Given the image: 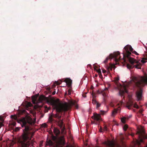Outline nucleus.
<instances>
[{
  "label": "nucleus",
  "instance_id": "1",
  "mask_svg": "<svg viewBox=\"0 0 147 147\" xmlns=\"http://www.w3.org/2000/svg\"><path fill=\"white\" fill-rule=\"evenodd\" d=\"M38 101L40 102H42L43 101H47L48 103L53 106V109L56 110L57 113L55 114L52 113L50 116L49 119L50 122L53 121V117L57 118L59 120L58 123L59 127L61 128L63 127L65 129V126L64 125L63 120L61 119V116L59 115V113H62V112H65L70 109L72 106L76 105V102L75 101L71 100L69 102V103L65 102L64 103L58 104L57 102L54 99L52 98L49 99L44 95L39 96ZM64 114L65 113H64Z\"/></svg>",
  "mask_w": 147,
  "mask_h": 147
},
{
  "label": "nucleus",
  "instance_id": "2",
  "mask_svg": "<svg viewBox=\"0 0 147 147\" xmlns=\"http://www.w3.org/2000/svg\"><path fill=\"white\" fill-rule=\"evenodd\" d=\"M20 121L22 123L21 124L22 127H24V129H23V140H19L18 141V145L20 147H28L30 145L29 143L26 141L29 138L28 136L29 131L31 129L30 126L32 125L35 123V120L34 121L32 118L29 116H26L25 118L22 119Z\"/></svg>",
  "mask_w": 147,
  "mask_h": 147
},
{
  "label": "nucleus",
  "instance_id": "3",
  "mask_svg": "<svg viewBox=\"0 0 147 147\" xmlns=\"http://www.w3.org/2000/svg\"><path fill=\"white\" fill-rule=\"evenodd\" d=\"M132 81L134 83L135 86L140 88L139 90L136 92V94L138 100H141L142 90L140 87L147 84V78L144 77L134 76L132 77Z\"/></svg>",
  "mask_w": 147,
  "mask_h": 147
},
{
  "label": "nucleus",
  "instance_id": "4",
  "mask_svg": "<svg viewBox=\"0 0 147 147\" xmlns=\"http://www.w3.org/2000/svg\"><path fill=\"white\" fill-rule=\"evenodd\" d=\"M131 52L136 55H139L136 51L134 50L132 47H125L123 49V57L122 59L124 62H125L127 59V60H128L129 62L133 65L134 63H137L138 62L136 60L130 56L131 54Z\"/></svg>",
  "mask_w": 147,
  "mask_h": 147
},
{
  "label": "nucleus",
  "instance_id": "5",
  "mask_svg": "<svg viewBox=\"0 0 147 147\" xmlns=\"http://www.w3.org/2000/svg\"><path fill=\"white\" fill-rule=\"evenodd\" d=\"M113 58H115V61L116 63L118 62L119 61L121 60V58L120 56V53L118 51L114 52L113 54H110L109 57L106 58L105 60L104 61V63H106L107 62L109 59H112Z\"/></svg>",
  "mask_w": 147,
  "mask_h": 147
},
{
  "label": "nucleus",
  "instance_id": "6",
  "mask_svg": "<svg viewBox=\"0 0 147 147\" xmlns=\"http://www.w3.org/2000/svg\"><path fill=\"white\" fill-rule=\"evenodd\" d=\"M121 88L119 91V95L121 96H123L125 93H128V92L126 86H122L120 84Z\"/></svg>",
  "mask_w": 147,
  "mask_h": 147
},
{
  "label": "nucleus",
  "instance_id": "7",
  "mask_svg": "<svg viewBox=\"0 0 147 147\" xmlns=\"http://www.w3.org/2000/svg\"><path fill=\"white\" fill-rule=\"evenodd\" d=\"M127 107L128 109H131L133 107L137 109L139 108L138 105L136 103L134 104V102L131 100H129V102L127 103Z\"/></svg>",
  "mask_w": 147,
  "mask_h": 147
},
{
  "label": "nucleus",
  "instance_id": "8",
  "mask_svg": "<svg viewBox=\"0 0 147 147\" xmlns=\"http://www.w3.org/2000/svg\"><path fill=\"white\" fill-rule=\"evenodd\" d=\"M123 102V101H120V103L117 104V105L119 106L117 108H115L112 112V116H114L117 113V112L120 110V107L122 105Z\"/></svg>",
  "mask_w": 147,
  "mask_h": 147
},
{
  "label": "nucleus",
  "instance_id": "9",
  "mask_svg": "<svg viewBox=\"0 0 147 147\" xmlns=\"http://www.w3.org/2000/svg\"><path fill=\"white\" fill-rule=\"evenodd\" d=\"M92 118L98 121L101 120L100 114H98L96 113H94V115L92 116Z\"/></svg>",
  "mask_w": 147,
  "mask_h": 147
},
{
  "label": "nucleus",
  "instance_id": "10",
  "mask_svg": "<svg viewBox=\"0 0 147 147\" xmlns=\"http://www.w3.org/2000/svg\"><path fill=\"white\" fill-rule=\"evenodd\" d=\"M108 92V90L107 88H105L104 90H101V92L104 97H106L107 96Z\"/></svg>",
  "mask_w": 147,
  "mask_h": 147
},
{
  "label": "nucleus",
  "instance_id": "11",
  "mask_svg": "<svg viewBox=\"0 0 147 147\" xmlns=\"http://www.w3.org/2000/svg\"><path fill=\"white\" fill-rule=\"evenodd\" d=\"M65 81L68 86L70 87L72 84V80L70 79L67 78L65 79Z\"/></svg>",
  "mask_w": 147,
  "mask_h": 147
},
{
  "label": "nucleus",
  "instance_id": "12",
  "mask_svg": "<svg viewBox=\"0 0 147 147\" xmlns=\"http://www.w3.org/2000/svg\"><path fill=\"white\" fill-rule=\"evenodd\" d=\"M53 131L55 134L56 136H57L60 133V131L57 128H54Z\"/></svg>",
  "mask_w": 147,
  "mask_h": 147
},
{
  "label": "nucleus",
  "instance_id": "13",
  "mask_svg": "<svg viewBox=\"0 0 147 147\" xmlns=\"http://www.w3.org/2000/svg\"><path fill=\"white\" fill-rule=\"evenodd\" d=\"M53 145V143L51 140H49L48 141H47L46 144V146L49 145V146H52Z\"/></svg>",
  "mask_w": 147,
  "mask_h": 147
},
{
  "label": "nucleus",
  "instance_id": "14",
  "mask_svg": "<svg viewBox=\"0 0 147 147\" xmlns=\"http://www.w3.org/2000/svg\"><path fill=\"white\" fill-rule=\"evenodd\" d=\"M128 119V118H127L126 117H123L121 119V122L123 123H125L126 122V119Z\"/></svg>",
  "mask_w": 147,
  "mask_h": 147
},
{
  "label": "nucleus",
  "instance_id": "15",
  "mask_svg": "<svg viewBox=\"0 0 147 147\" xmlns=\"http://www.w3.org/2000/svg\"><path fill=\"white\" fill-rule=\"evenodd\" d=\"M11 117L12 119H13L15 120H17V117L16 115H11Z\"/></svg>",
  "mask_w": 147,
  "mask_h": 147
},
{
  "label": "nucleus",
  "instance_id": "16",
  "mask_svg": "<svg viewBox=\"0 0 147 147\" xmlns=\"http://www.w3.org/2000/svg\"><path fill=\"white\" fill-rule=\"evenodd\" d=\"M107 112V111H104L102 110H101L100 111V114L102 115H104Z\"/></svg>",
  "mask_w": 147,
  "mask_h": 147
},
{
  "label": "nucleus",
  "instance_id": "17",
  "mask_svg": "<svg viewBox=\"0 0 147 147\" xmlns=\"http://www.w3.org/2000/svg\"><path fill=\"white\" fill-rule=\"evenodd\" d=\"M128 128V126L127 125H125L123 127V129L124 131H126Z\"/></svg>",
  "mask_w": 147,
  "mask_h": 147
},
{
  "label": "nucleus",
  "instance_id": "18",
  "mask_svg": "<svg viewBox=\"0 0 147 147\" xmlns=\"http://www.w3.org/2000/svg\"><path fill=\"white\" fill-rule=\"evenodd\" d=\"M97 72L98 73L99 75H100V76H102V75H101V71L100 69H98L97 70Z\"/></svg>",
  "mask_w": 147,
  "mask_h": 147
},
{
  "label": "nucleus",
  "instance_id": "19",
  "mask_svg": "<svg viewBox=\"0 0 147 147\" xmlns=\"http://www.w3.org/2000/svg\"><path fill=\"white\" fill-rule=\"evenodd\" d=\"M127 68L128 69H131L133 68V66L132 65H131L129 64H127Z\"/></svg>",
  "mask_w": 147,
  "mask_h": 147
},
{
  "label": "nucleus",
  "instance_id": "20",
  "mask_svg": "<svg viewBox=\"0 0 147 147\" xmlns=\"http://www.w3.org/2000/svg\"><path fill=\"white\" fill-rule=\"evenodd\" d=\"M147 60V59L146 58H143L141 60V62L143 63H145L146 62L145 60Z\"/></svg>",
  "mask_w": 147,
  "mask_h": 147
},
{
  "label": "nucleus",
  "instance_id": "21",
  "mask_svg": "<svg viewBox=\"0 0 147 147\" xmlns=\"http://www.w3.org/2000/svg\"><path fill=\"white\" fill-rule=\"evenodd\" d=\"M92 102L94 105H96L98 102L96 100L93 99L92 100Z\"/></svg>",
  "mask_w": 147,
  "mask_h": 147
},
{
  "label": "nucleus",
  "instance_id": "22",
  "mask_svg": "<svg viewBox=\"0 0 147 147\" xmlns=\"http://www.w3.org/2000/svg\"><path fill=\"white\" fill-rule=\"evenodd\" d=\"M41 126L42 127L46 128V127H47V125L46 123H44L42 124Z\"/></svg>",
  "mask_w": 147,
  "mask_h": 147
},
{
  "label": "nucleus",
  "instance_id": "23",
  "mask_svg": "<svg viewBox=\"0 0 147 147\" xmlns=\"http://www.w3.org/2000/svg\"><path fill=\"white\" fill-rule=\"evenodd\" d=\"M100 105H101V104L100 103H98V102L97 103V104H96V108L98 109V107H99L100 106Z\"/></svg>",
  "mask_w": 147,
  "mask_h": 147
},
{
  "label": "nucleus",
  "instance_id": "24",
  "mask_svg": "<svg viewBox=\"0 0 147 147\" xmlns=\"http://www.w3.org/2000/svg\"><path fill=\"white\" fill-rule=\"evenodd\" d=\"M103 131H107V128L106 126H105L103 129Z\"/></svg>",
  "mask_w": 147,
  "mask_h": 147
},
{
  "label": "nucleus",
  "instance_id": "25",
  "mask_svg": "<svg viewBox=\"0 0 147 147\" xmlns=\"http://www.w3.org/2000/svg\"><path fill=\"white\" fill-rule=\"evenodd\" d=\"M55 82V83L57 85H59L62 82L61 81H60Z\"/></svg>",
  "mask_w": 147,
  "mask_h": 147
},
{
  "label": "nucleus",
  "instance_id": "26",
  "mask_svg": "<svg viewBox=\"0 0 147 147\" xmlns=\"http://www.w3.org/2000/svg\"><path fill=\"white\" fill-rule=\"evenodd\" d=\"M0 120L2 122H3L4 121L3 117L1 116H0Z\"/></svg>",
  "mask_w": 147,
  "mask_h": 147
},
{
  "label": "nucleus",
  "instance_id": "27",
  "mask_svg": "<svg viewBox=\"0 0 147 147\" xmlns=\"http://www.w3.org/2000/svg\"><path fill=\"white\" fill-rule=\"evenodd\" d=\"M20 130V128L18 127H16L15 128V130L16 131H17Z\"/></svg>",
  "mask_w": 147,
  "mask_h": 147
},
{
  "label": "nucleus",
  "instance_id": "28",
  "mask_svg": "<svg viewBox=\"0 0 147 147\" xmlns=\"http://www.w3.org/2000/svg\"><path fill=\"white\" fill-rule=\"evenodd\" d=\"M71 89H69L68 90V95H70L71 94Z\"/></svg>",
  "mask_w": 147,
  "mask_h": 147
},
{
  "label": "nucleus",
  "instance_id": "29",
  "mask_svg": "<svg viewBox=\"0 0 147 147\" xmlns=\"http://www.w3.org/2000/svg\"><path fill=\"white\" fill-rule=\"evenodd\" d=\"M11 124L12 125L15 126L16 124V123L15 122H13Z\"/></svg>",
  "mask_w": 147,
  "mask_h": 147
},
{
  "label": "nucleus",
  "instance_id": "30",
  "mask_svg": "<svg viewBox=\"0 0 147 147\" xmlns=\"http://www.w3.org/2000/svg\"><path fill=\"white\" fill-rule=\"evenodd\" d=\"M110 105L111 106L113 107L114 106V105L112 103V102H111L110 103Z\"/></svg>",
  "mask_w": 147,
  "mask_h": 147
},
{
  "label": "nucleus",
  "instance_id": "31",
  "mask_svg": "<svg viewBox=\"0 0 147 147\" xmlns=\"http://www.w3.org/2000/svg\"><path fill=\"white\" fill-rule=\"evenodd\" d=\"M119 80V77H117L115 78V81L116 82L118 81Z\"/></svg>",
  "mask_w": 147,
  "mask_h": 147
},
{
  "label": "nucleus",
  "instance_id": "32",
  "mask_svg": "<svg viewBox=\"0 0 147 147\" xmlns=\"http://www.w3.org/2000/svg\"><path fill=\"white\" fill-rule=\"evenodd\" d=\"M87 93H85V94H82V96L85 98L86 97V94Z\"/></svg>",
  "mask_w": 147,
  "mask_h": 147
},
{
  "label": "nucleus",
  "instance_id": "33",
  "mask_svg": "<svg viewBox=\"0 0 147 147\" xmlns=\"http://www.w3.org/2000/svg\"><path fill=\"white\" fill-rule=\"evenodd\" d=\"M102 130H103V129L100 127L99 129V131L101 132H103Z\"/></svg>",
  "mask_w": 147,
  "mask_h": 147
},
{
  "label": "nucleus",
  "instance_id": "34",
  "mask_svg": "<svg viewBox=\"0 0 147 147\" xmlns=\"http://www.w3.org/2000/svg\"><path fill=\"white\" fill-rule=\"evenodd\" d=\"M102 71L103 73H105L106 72V71L105 69H102Z\"/></svg>",
  "mask_w": 147,
  "mask_h": 147
},
{
  "label": "nucleus",
  "instance_id": "35",
  "mask_svg": "<svg viewBox=\"0 0 147 147\" xmlns=\"http://www.w3.org/2000/svg\"><path fill=\"white\" fill-rule=\"evenodd\" d=\"M55 93H56V92H55V91H53V92H52V95H55Z\"/></svg>",
  "mask_w": 147,
  "mask_h": 147
},
{
  "label": "nucleus",
  "instance_id": "36",
  "mask_svg": "<svg viewBox=\"0 0 147 147\" xmlns=\"http://www.w3.org/2000/svg\"><path fill=\"white\" fill-rule=\"evenodd\" d=\"M109 145L111 146H112L113 145V143H109Z\"/></svg>",
  "mask_w": 147,
  "mask_h": 147
},
{
  "label": "nucleus",
  "instance_id": "37",
  "mask_svg": "<svg viewBox=\"0 0 147 147\" xmlns=\"http://www.w3.org/2000/svg\"><path fill=\"white\" fill-rule=\"evenodd\" d=\"M140 141L141 142H143V140L142 139H141L140 140Z\"/></svg>",
  "mask_w": 147,
  "mask_h": 147
},
{
  "label": "nucleus",
  "instance_id": "38",
  "mask_svg": "<svg viewBox=\"0 0 147 147\" xmlns=\"http://www.w3.org/2000/svg\"><path fill=\"white\" fill-rule=\"evenodd\" d=\"M98 76V75L96 74H95V76L96 77H97Z\"/></svg>",
  "mask_w": 147,
  "mask_h": 147
},
{
  "label": "nucleus",
  "instance_id": "39",
  "mask_svg": "<svg viewBox=\"0 0 147 147\" xmlns=\"http://www.w3.org/2000/svg\"><path fill=\"white\" fill-rule=\"evenodd\" d=\"M76 107L77 108H78V105H76Z\"/></svg>",
  "mask_w": 147,
  "mask_h": 147
},
{
  "label": "nucleus",
  "instance_id": "40",
  "mask_svg": "<svg viewBox=\"0 0 147 147\" xmlns=\"http://www.w3.org/2000/svg\"><path fill=\"white\" fill-rule=\"evenodd\" d=\"M125 46H131L130 45H126Z\"/></svg>",
  "mask_w": 147,
  "mask_h": 147
},
{
  "label": "nucleus",
  "instance_id": "41",
  "mask_svg": "<svg viewBox=\"0 0 147 147\" xmlns=\"http://www.w3.org/2000/svg\"><path fill=\"white\" fill-rule=\"evenodd\" d=\"M136 68H138V65H136Z\"/></svg>",
  "mask_w": 147,
  "mask_h": 147
},
{
  "label": "nucleus",
  "instance_id": "42",
  "mask_svg": "<svg viewBox=\"0 0 147 147\" xmlns=\"http://www.w3.org/2000/svg\"><path fill=\"white\" fill-rule=\"evenodd\" d=\"M124 98V96H123V98H122V99H123V98Z\"/></svg>",
  "mask_w": 147,
  "mask_h": 147
},
{
  "label": "nucleus",
  "instance_id": "43",
  "mask_svg": "<svg viewBox=\"0 0 147 147\" xmlns=\"http://www.w3.org/2000/svg\"><path fill=\"white\" fill-rule=\"evenodd\" d=\"M45 107L46 108H47V107L46 106H45Z\"/></svg>",
  "mask_w": 147,
  "mask_h": 147
},
{
  "label": "nucleus",
  "instance_id": "44",
  "mask_svg": "<svg viewBox=\"0 0 147 147\" xmlns=\"http://www.w3.org/2000/svg\"><path fill=\"white\" fill-rule=\"evenodd\" d=\"M145 48H146V49L147 48V47L145 46Z\"/></svg>",
  "mask_w": 147,
  "mask_h": 147
},
{
  "label": "nucleus",
  "instance_id": "45",
  "mask_svg": "<svg viewBox=\"0 0 147 147\" xmlns=\"http://www.w3.org/2000/svg\"><path fill=\"white\" fill-rule=\"evenodd\" d=\"M133 135H133V134H131V136H133Z\"/></svg>",
  "mask_w": 147,
  "mask_h": 147
},
{
  "label": "nucleus",
  "instance_id": "46",
  "mask_svg": "<svg viewBox=\"0 0 147 147\" xmlns=\"http://www.w3.org/2000/svg\"><path fill=\"white\" fill-rule=\"evenodd\" d=\"M112 68H111V70H112Z\"/></svg>",
  "mask_w": 147,
  "mask_h": 147
},
{
  "label": "nucleus",
  "instance_id": "47",
  "mask_svg": "<svg viewBox=\"0 0 147 147\" xmlns=\"http://www.w3.org/2000/svg\"><path fill=\"white\" fill-rule=\"evenodd\" d=\"M42 145V144H40V145Z\"/></svg>",
  "mask_w": 147,
  "mask_h": 147
}]
</instances>
